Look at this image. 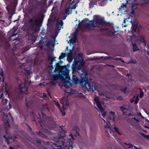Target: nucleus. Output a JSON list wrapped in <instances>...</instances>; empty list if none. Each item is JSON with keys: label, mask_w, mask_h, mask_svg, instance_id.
Segmentation results:
<instances>
[{"label": "nucleus", "mask_w": 149, "mask_h": 149, "mask_svg": "<svg viewBox=\"0 0 149 149\" xmlns=\"http://www.w3.org/2000/svg\"><path fill=\"white\" fill-rule=\"evenodd\" d=\"M77 67L76 66H74V65H72V72L73 73L76 72H77L80 74V73L81 72V70H77V67Z\"/></svg>", "instance_id": "16"}, {"label": "nucleus", "mask_w": 149, "mask_h": 149, "mask_svg": "<svg viewBox=\"0 0 149 149\" xmlns=\"http://www.w3.org/2000/svg\"><path fill=\"white\" fill-rule=\"evenodd\" d=\"M22 86V84H20L19 86L20 89L19 91V93L17 94L16 96V98L17 99H22L23 97V96L22 93L24 92L23 90L26 91L27 89V88L26 87L25 85H23Z\"/></svg>", "instance_id": "7"}, {"label": "nucleus", "mask_w": 149, "mask_h": 149, "mask_svg": "<svg viewBox=\"0 0 149 149\" xmlns=\"http://www.w3.org/2000/svg\"><path fill=\"white\" fill-rule=\"evenodd\" d=\"M81 77H82V79L79 80L76 76H73L72 78V83L75 84L79 83L83 87L88 89L89 91L95 92V91L98 90L97 86L95 84L93 83H91L85 76H81Z\"/></svg>", "instance_id": "3"}, {"label": "nucleus", "mask_w": 149, "mask_h": 149, "mask_svg": "<svg viewBox=\"0 0 149 149\" xmlns=\"http://www.w3.org/2000/svg\"><path fill=\"white\" fill-rule=\"evenodd\" d=\"M139 40L142 43H145L146 42L144 38L142 36L139 38Z\"/></svg>", "instance_id": "29"}, {"label": "nucleus", "mask_w": 149, "mask_h": 149, "mask_svg": "<svg viewBox=\"0 0 149 149\" xmlns=\"http://www.w3.org/2000/svg\"><path fill=\"white\" fill-rule=\"evenodd\" d=\"M102 113V117H103V118H104V117L106 116L107 113L106 112H104V113L103 112Z\"/></svg>", "instance_id": "45"}, {"label": "nucleus", "mask_w": 149, "mask_h": 149, "mask_svg": "<svg viewBox=\"0 0 149 149\" xmlns=\"http://www.w3.org/2000/svg\"><path fill=\"white\" fill-rule=\"evenodd\" d=\"M128 115V116H134V115L133 114H132L131 113H129Z\"/></svg>", "instance_id": "56"}, {"label": "nucleus", "mask_w": 149, "mask_h": 149, "mask_svg": "<svg viewBox=\"0 0 149 149\" xmlns=\"http://www.w3.org/2000/svg\"><path fill=\"white\" fill-rule=\"evenodd\" d=\"M69 72V71L64 70V68H62L56 73H60L61 78L62 79H64V77H66L68 75Z\"/></svg>", "instance_id": "8"}, {"label": "nucleus", "mask_w": 149, "mask_h": 149, "mask_svg": "<svg viewBox=\"0 0 149 149\" xmlns=\"http://www.w3.org/2000/svg\"><path fill=\"white\" fill-rule=\"evenodd\" d=\"M139 4V3H132L131 6H133V8H135V7L137 8V6H138Z\"/></svg>", "instance_id": "36"}, {"label": "nucleus", "mask_w": 149, "mask_h": 149, "mask_svg": "<svg viewBox=\"0 0 149 149\" xmlns=\"http://www.w3.org/2000/svg\"><path fill=\"white\" fill-rule=\"evenodd\" d=\"M12 17V16H10L8 17V19H9L10 20V24L12 22V21L11 20V19Z\"/></svg>", "instance_id": "51"}, {"label": "nucleus", "mask_w": 149, "mask_h": 149, "mask_svg": "<svg viewBox=\"0 0 149 149\" xmlns=\"http://www.w3.org/2000/svg\"><path fill=\"white\" fill-rule=\"evenodd\" d=\"M65 112L64 111H62V116H64L65 115Z\"/></svg>", "instance_id": "58"}, {"label": "nucleus", "mask_w": 149, "mask_h": 149, "mask_svg": "<svg viewBox=\"0 0 149 149\" xmlns=\"http://www.w3.org/2000/svg\"><path fill=\"white\" fill-rule=\"evenodd\" d=\"M116 59L117 60H121V59H122L121 58H116Z\"/></svg>", "instance_id": "60"}, {"label": "nucleus", "mask_w": 149, "mask_h": 149, "mask_svg": "<svg viewBox=\"0 0 149 149\" xmlns=\"http://www.w3.org/2000/svg\"><path fill=\"white\" fill-rule=\"evenodd\" d=\"M66 56V54L65 53H61V55L59 58V59L60 60L61 59H63Z\"/></svg>", "instance_id": "27"}, {"label": "nucleus", "mask_w": 149, "mask_h": 149, "mask_svg": "<svg viewBox=\"0 0 149 149\" xmlns=\"http://www.w3.org/2000/svg\"><path fill=\"white\" fill-rule=\"evenodd\" d=\"M55 66V69L54 71V73H56L62 68V66L60 65L59 63H57Z\"/></svg>", "instance_id": "13"}, {"label": "nucleus", "mask_w": 149, "mask_h": 149, "mask_svg": "<svg viewBox=\"0 0 149 149\" xmlns=\"http://www.w3.org/2000/svg\"><path fill=\"white\" fill-rule=\"evenodd\" d=\"M139 98L138 97H137L136 99H135V104H136L138 102V101H139Z\"/></svg>", "instance_id": "49"}, {"label": "nucleus", "mask_w": 149, "mask_h": 149, "mask_svg": "<svg viewBox=\"0 0 149 149\" xmlns=\"http://www.w3.org/2000/svg\"><path fill=\"white\" fill-rule=\"evenodd\" d=\"M93 21H95V20H91L89 21V24H88L86 26V27L87 29H89L91 27H93L94 28L96 27V26L94 24L95 22H93Z\"/></svg>", "instance_id": "14"}, {"label": "nucleus", "mask_w": 149, "mask_h": 149, "mask_svg": "<svg viewBox=\"0 0 149 149\" xmlns=\"http://www.w3.org/2000/svg\"><path fill=\"white\" fill-rule=\"evenodd\" d=\"M5 125L6 127L8 128L10 127V124L8 121H7L6 122L5 124Z\"/></svg>", "instance_id": "32"}, {"label": "nucleus", "mask_w": 149, "mask_h": 149, "mask_svg": "<svg viewBox=\"0 0 149 149\" xmlns=\"http://www.w3.org/2000/svg\"><path fill=\"white\" fill-rule=\"evenodd\" d=\"M132 45L133 52L139 50V49L138 48L137 46L135 44L132 43Z\"/></svg>", "instance_id": "22"}, {"label": "nucleus", "mask_w": 149, "mask_h": 149, "mask_svg": "<svg viewBox=\"0 0 149 149\" xmlns=\"http://www.w3.org/2000/svg\"><path fill=\"white\" fill-rule=\"evenodd\" d=\"M95 21H93L95 22L96 24H99L102 26H106L107 24V22L104 20L103 17H101L98 15H95Z\"/></svg>", "instance_id": "4"}, {"label": "nucleus", "mask_w": 149, "mask_h": 149, "mask_svg": "<svg viewBox=\"0 0 149 149\" xmlns=\"http://www.w3.org/2000/svg\"><path fill=\"white\" fill-rule=\"evenodd\" d=\"M62 61H60L58 62H57L58 63H59L60 64H61L62 63Z\"/></svg>", "instance_id": "62"}, {"label": "nucleus", "mask_w": 149, "mask_h": 149, "mask_svg": "<svg viewBox=\"0 0 149 149\" xmlns=\"http://www.w3.org/2000/svg\"><path fill=\"white\" fill-rule=\"evenodd\" d=\"M114 129L115 131L117 132V133L119 134V135H121V134H120V133L119 132V131H118V128L116 127H115V126L114 127Z\"/></svg>", "instance_id": "39"}, {"label": "nucleus", "mask_w": 149, "mask_h": 149, "mask_svg": "<svg viewBox=\"0 0 149 149\" xmlns=\"http://www.w3.org/2000/svg\"><path fill=\"white\" fill-rule=\"evenodd\" d=\"M77 38L76 37H74L72 38L70 40V43H72V44L75 43L76 42Z\"/></svg>", "instance_id": "26"}, {"label": "nucleus", "mask_w": 149, "mask_h": 149, "mask_svg": "<svg viewBox=\"0 0 149 149\" xmlns=\"http://www.w3.org/2000/svg\"><path fill=\"white\" fill-rule=\"evenodd\" d=\"M6 132L7 134H9V132L7 130H6Z\"/></svg>", "instance_id": "57"}, {"label": "nucleus", "mask_w": 149, "mask_h": 149, "mask_svg": "<svg viewBox=\"0 0 149 149\" xmlns=\"http://www.w3.org/2000/svg\"><path fill=\"white\" fill-rule=\"evenodd\" d=\"M132 119L135 120H136L137 121H138V120L137 119H136L135 117L133 118H132Z\"/></svg>", "instance_id": "64"}, {"label": "nucleus", "mask_w": 149, "mask_h": 149, "mask_svg": "<svg viewBox=\"0 0 149 149\" xmlns=\"http://www.w3.org/2000/svg\"><path fill=\"white\" fill-rule=\"evenodd\" d=\"M7 99H5L3 101V104L5 105L7 103Z\"/></svg>", "instance_id": "46"}, {"label": "nucleus", "mask_w": 149, "mask_h": 149, "mask_svg": "<svg viewBox=\"0 0 149 149\" xmlns=\"http://www.w3.org/2000/svg\"><path fill=\"white\" fill-rule=\"evenodd\" d=\"M38 18H36V17L31 18L29 20V22H39Z\"/></svg>", "instance_id": "20"}, {"label": "nucleus", "mask_w": 149, "mask_h": 149, "mask_svg": "<svg viewBox=\"0 0 149 149\" xmlns=\"http://www.w3.org/2000/svg\"><path fill=\"white\" fill-rule=\"evenodd\" d=\"M15 32L14 31L12 34V36H15L16 35V33H15Z\"/></svg>", "instance_id": "53"}, {"label": "nucleus", "mask_w": 149, "mask_h": 149, "mask_svg": "<svg viewBox=\"0 0 149 149\" xmlns=\"http://www.w3.org/2000/svg\"><path fill=\"white\" fill-rule=\"evenodd\" d=\"M76 8V6H73L72 8H71L69 5L68 6V7L67 8L65 9V13L66 14L69 15L70 14H71L72 13V9H74Z\"/></svg>", "instance_id": "12"}, {"label": "nucleus", "mask_w": 149, "mask_h": 149, "mask_svg": "<svg viewBox=\"0 0 149 149\" xmlns=\"http://www.w3.org/2000/svg\"><path fill=\"white\" fill-rule=\"evenodd\" d=\"M25 73L27 75L30 76V74L32 73L31 71L30 70H26L25 69Z\"/></svg>", "instance_id": "30"}, {"label": "nucleus", "mask_w": 149, "mask_h": 149, "mask_svg": "<svg viewBox=\"0 0 149 149\" xmlns=\"http://www.w3.org/2000/svg\"><path fill=\"white\" fill-rule=\"evenodd\" d=\"M115 114L114 112L111 111L110 112L109 116V118L111 120H114L115 119Z\"/></svg>", "instance_id": "18"}, {"label": "nucleus", "mask_w": 149, "mask_h": 149, "mask_svg": "<svg viewBox=\"0 0 149 149\" xmlns=\"http://www.w3.org/2000/svg\"><path fill=\"white\" fill-rule=\"evenodd\" d=\"M65 102V100L64 98H62L60 100V102L61 104L63 105V106L64 105V103Z\"/></svg>", "instance_id": "37"}, {"label": "nucleus", "mask_w": 149, "mask_h": 149, "mask_svg": "<svg viewBox=\"0 0 149 149\" xmlns=\"http://www.w3.org/2000/svg\"><path fill=\"white\" fill-rule=\"evenodd\" d=\"M84 64V62L83 60L80 59L79 61L78 66L77 67V70H81V72L80 73V75L81 76H86L87 75L86 71L84 69H81V67H83Z\"/></svg>", "instance_id": "5"}, {"label": "nucleus", "mask_w": 149, "mask_h": 149, "mask_svg": "<svg viewBox=\"0 0 149 149\" xmlns=\"http://www.w3.org/2000/svg\"><path fill=\"white\" fill-rule=\"evenodd\" d=\"M0 75L1 76H3V73L2 69L1 70H1L0 69Z\"/></svg>", "instance_id": "47"}, {"label": "nucleus", "mask_w": 149, "mask_h": 149, "mask_svg": "<svg viewBox=\"0 0 149 149\" xmlns=\"http://www.w3.org/2000/svg\"><path fill=\"white\" fill-rule=\"evenodd\" d=\"M60 73L57 74H52L51 75L50 84L52 85H55L56 83L57 80L59 79H61L60 76Z\"/></svg>", "instance_id": "6"}, {"label": "nucleus", "mask_w": 149, "mask_h": 149, "mask_svg": "<svg viewBox=\"0 0 149 149\" xmlns=\"http://www.w3.org/2000/svg\"><path fill=\"white\" fill-rule=\"evenodd\" d=\"M141 135L143 136L144 137H145L149 139V135H148V134L146 135V134H144L143 133L141 134Z\"/></svg>", "instance_id": "40"}, {"label": "nucleus", "mask_w": 149, "mask_h": 149, "mask_svg": "<svg viewBox=\"0 0 149 149\" xmlns=\"http://www.w3.org/2000/svg\"><path fill=\"white\" fill-rule=\"evenodd\" d=\"M127 77H130L131 76V74L129 73L127 74L126 75Z\"/></svg>", "instance_id": "59"}, {"label": "nucleus", "mask_w": 149, "mask_h": 149, "mask_svg": "<svg viewBox=\"0 0 149 149\" xmlns=\"http://www.w3.org/2000/svg\"><path fill=\"white\" fill-rule=\"evenodd\" d=\"M131 28L133 32H136L137 29V25L136 24H134L132 26Z\"/></svg>", "instance_id": "24"}, {"label": "nucleus", "mask_w": 149, "mask_h": 149, "mask_svg": "<svg viewBox=\"0 0 149 149\" xmlns=\"http://www.w3.org/2000/svg\"><path fill=\"white\" fill-rule=\"evenodd\" d=\"M36 4L38 6H40L42 4H43L42 3V2L41 1H39L37 0L36 1Z\"/></svg>", "instance_id": "35"}, {"label": "nucleus", "mask_w": 149, "mask_h": 149, "mask_svg": "<svg viewBox=\"0 0 149 149\" xmlns=\"http://www.w3.org/2000/svg\"><path fill=\"white\" fill-rule=\"evenodd\" d=\"M95 101L96 102V105L99 109L101 113L103 112L104 111V109L101 106V102L95 98Z\"/></svg>", "instance_id": "11"}, {"label": "nucleus", "mask_w": 149, "mask_h": 149, "mask_svg": "<svg viewBox=\"0 0 149 149\" xmlns=\"http://www.w3.org/2000/svg\"><path fill=\"white\" fill-rule=\"evenodd\" d=\"M127 6V5H126L125 4H124V3H123L122 4L121 6H120L121 9H122V8H123L124 7H126Z\"/></svg>", "instance_id": "44"}, {"label": "nucleus", "mask_w": 149, "mask_h": 149, "mask_svg": "<svg viewBox=\"0 0 149 149\" xmlns=\"http://www.w3.org/2000/svg\"><path fill=\"white\" fill-rule=\"evenodd\" d=\"M143 94L144 93L143 91L141 89H140L139 97H142L143 96Z\"/></svg>", "instance_id": "38"}, {"label": "nucleus", "mask_w": 149, "mask_h": 149, "mask_svg": "<svg viewBox=\"0 0 149 149\" xmlns=\"http://www.w3.org/2000/svg\"><path fill=\"white\" fill-rule=\"evenodd\" d=\"M49 110V108L47 104H43L42 105L41 108V114L42 119L41 118L40 114H39V116L40 119L38 121V123L43 128V129L40 131L36 132V133L38 136L43 138H47V134L49 135L52 134V132L47 129L54 130L56 126V123L55 122L53 118L52 117H47L45 114L43 113L44 111L47 110L48 111Z\"/></svg>", "instance_id": "1"}, {"label": "nucleus", "mask_w": 149, "mask_h": 149, "mask_svg": "<svg viewBox=\"0 0 149 149\" xmlns=\"http://www.w3.org/2000/svg\"><path fill=\"white\" fill-rule=\"evenodd\" d=\"M56 22L55 30L56 31L57 30L59 31L61 29L63 28V22L61 20H57Z\"/></svg>", "instance_id": "9"}, {"label": "nucleus", "mask_w": 149, "mask_h": 149, "mask_svg": "<svg viewBox=\"0 0 149 149\" xmlns=\"http://www.w3.org/2000/svg\"><path fill=\"white\" fill-rule=\"evenodd\" d=\"M79 64V61H75L72 65L78 67Z\"/></svg>", "instance_id": "31"}, {"label": "nucleus", "mask_w": 149, "mask_h": 149, "mask_svg": "<svg viewBox=\"0 0 149 149\" xmlns=\"http://www.w3.org/2000/svg\"><path fill=\"white\" fill-rule=\"evenodd\" d=\"M30 48L29 46H26L24 48H23L22 49L23 52L24 53L26 51L29 50Z\"/></svg>", "instance_id": "28"}, {"label": "nucleus", "mask_w": 149, "mask_h": 149, "mask_svg": "<svg viewBox=\"0 0 149 149\" xmlns=\"http://www.w3.org/2000/svg\"><path fill=\"white\" fill-rule=\"evenodd\" d=\"M67 60L69 62H70L72 61V59L71 57L68 56L67 58Z\"/></svg>", "instance_id": "42"}, {"label": "nucleus", "mask_w": 149, "mask_h": 149, "mask_svg": "<svg viewBox=\"0 0 149 149\" xmlns=\"http://www.w3.org/2000/svg\"><path fill=\"white\" fill-rule=\"evenodd\" d=\"M133 6H131L132 11L130 13V14L134 15H135V10L137 9V7H135V8H133Z\"/></svg>", "instance_id": "25"}, {"label": "nucleus", "mask_w": 149, "mask_h": 149, "mask_svg": "<svg viewBox=\"0 0 149 149\" xmlns=\"http://www.w3.org/2000/svg\"><path fill=\"white\" fill-rule=\"evenodd\" d=\"M26 125L28 126V129L30 130V131H31L32 129L31 127L27 123H26Z\"/></svg>", "instance_id": "48"}, {"label": "nucleus", "mask_w": 149, "mask_h": 149, "mask_svg": "<svg viewBox=\"0 0 149 149\" xmlns=\"http://www.w3.org/2000/svg\"><path fill=\"white\" fill-rule=\"evenodd\" d=\"M93 30H96L99 31H105V35L107 36H111L113 34L112 33L111 31H108L107 28H100L99 30H97L95 29H93Z\"/></svg>", "instance_id": "10"}, {"label": "nucleus", "mask_w": 149, "mask_h": 149, "mask_svg": "<svg viewBox=\"0 0 149 149\" xmlns=\"http://www.w3.org/2000/svg\"><path fill=\"white\" fill-rule=\"evenodd\" d=\"M26 101V106L28 109L29 108L31 104V102L30 101H27L26 99H25Z\"/></svg>", "instance_id": "23"}, {"label": "nucleus", "mask_w": 149, "mask_h": 149, "mask_svg": "<svg viewBox=\"0 0 149 149\" xmlns=\"http://www.w3.org/2000/svg\"><path fill=\"white\" fill-rule=\"evenodd\" d=\"M74 129L75 130V131L76 132V133H77L79 135V133H78V131H79V128L78 127H77V126H75L74 128Z\"/></svg>", "instance_id": "33"}, {"label": "nucleus", "mask_w": 149, "mask_h": 149, "mask_svg": "<svg viewBox=\"0 0 149 149\" xmlns=\"http://www.w3.org/2000/svg\"><path fill=\"white\" fill-rule=\"evenodd\" d=\"M72 84L70 81H67L62 83V86L65 88H68L69 87V86H71Z\"/></svg>", "instance_id": "15"}, {"label": "nucleus", "mask_w": 149, "mask_h": 149, "mask_svg": "<svg viewBox=\"0 0 149 149\" xmlns=\"http://www.w3.org/2000/svg\"><path fill=\"white\" fill-rule=\"evenodd\" d=\"M125 144L127 145H129V146L128 148H131L134 147V149H141L140 148H137V147L135 146H133V145L131 143L127 144L126 143H125Z\"/></svg>", "instance_id": "21"}, {"label": "nucleus", "mask_w": 149, "mask_h": 149, "mask_svg": "<svg viewBox=\"0 0 149 149\" xmlns=\"http://www.w3.org/2000/svg\"><path fill=\"white\" fill-rule=\"evenodd\" d=\"M56 57L52 58V57H50L49 58V60L50 61L49 63V66L51 67L52 69H53L54 67L52 65L54 61H55V58Z\"/></svg>", "instance_id": "17"}, {"label": "nucleus", "mask_w": 149, "mask_h": 149, "mask_svg": "<svg viewBox=\"0 0 149 149\" xmlns=\"http://www.w3.org/2000/svg\"><path fill=\"white\" fill-rule=\"evenodd\" d=\"M126 2L125 4L127 5V4H128V0H126Z\"/></svg>", "instance_id": "63"}, {"label": "nucleus", "mask_w": 149, "mask_h": 149, "mask_svg": "<svg viewBox=\"0 0 149 149\" xmlns=\"http://www.w3.org/2000/svg\"><path fill=\"white\" fill-rule=\"evenodd\" d=\"M67 15H66L65 14H63V19L64 20L66 19V18L67 17Z\"/></svg>", "instance_id": "52"}, {"label": "nucleus", "mask_w": 149, "mask_h": 149, "mask_svg": "<svg viewBox=\"0 0 149 149\" xmlns=\"http://www.w3.org/2000/svg\"><path fill=\"white\" fill-rule=\"evenodd\" d=\"M56 105L57 107L59 108V109L60 110V111H61V109H60V105L59 103L58 102H57L56 103Z\"/></svg>", "instance_id": "41"}, {"label": "nucleus", "mask_w": 149, "mask_h": 149, "mask_svg": "<svg viewBox=\"0 0 149 149\" xmlns=\"http://www.w3.org/2000/svg\"><path fill=\"white\" fill-rule=\"evenodd\" d=\"M42 3L44 5H46L47 3V0H41Z\"/></svg>", "instance_id": "43"}, {"label": "nucleus", "mask_w": 149, "mask_h": 149, "mask_svg": "<svg viewBox=\"0 0 149 149\" xmlns=\"http://www.w3.org/2000/svg\"><path fill=\"white\" fill-rule=\"evenodd\" d=\"M68 149H73L72 146V145L69 146L68 147Z\"/></svg>", "instance_id": "55"}, {"label": "nucleus", "mask_w": 149, "mask_h": 149, "mask_svg": "<svg viewBox=\"0 0 149 149\" xmlns=\"http://www.w3.org/2000/svg\"><path fill=\"white\" fill-rule=\"evenodd\" d=\"M3 138L6 139V141L7 144L8 145L10 143V142L9 141L8 138L10 139H11L12 137L9 135L8 136V138H7L6 137V136L5 135H3Z\"/></svg>", "instance_id": "19"}, {"label": "nucleus", "mask_w": 149, "mask_h": 149, "mask_svg": "<svg viewBox=\"0 0 149 149\" xmlns=\"http://www.w3.org/2000/svg\"><path fill=\"white\" fill-rule=\"evenodd\" d=\"M64 136L59 134L58 136L52 139L51 141L44 142V145L42 144L41 140L36 138L33 139L31 142L40 149H66L62 148L61 146L64 144V141H63Z\"/></svg>", "instance_id": "2"}, {"label": "nucleus", "mask_w": 149, "mask_h": 149, "mask_svg": "<svg viewBox=\"0 0 149 149\" xmlns=\"http://www.w3.org/2000/svg\"><path fill=\"white\" fill-rule=\"evenodd\" d=\"M127 90V88L126 87L125 88H124L122 89V91L123 92H125Z\"/></svg>", "instance_id": "50"}, {"label": "nucleus", "mask_w": 149, "mask_h": 149, "mask_svg": "<svg viewBox=\"0 0 149 149\" xmlns=\"http://www.w3.org/2000/svg\"><path fill=\"white\" fill-rule=\"evenodd\" d=\"M118 99L120 100H121L123 99V97L122 96H119L118 97Z\"/></svg>", "instance_id": "54"}, {"label": "nucleus", "mask_w": 149, "mask_h": 149, "mask_svg": "<svg viewBox=\"0 0 149 149\" xmlns=\"http://www.w3.org/2000/svg\"><path fill=\"white\" fill-rule=\"evenodd\" d=\"M37 0H30V1L31 2V3L33 4V1H36Z\"/></svg>", "instance_id": "61"}, {"label": "nucleus", "mask_w": 149, "mask_h": 149, "mask_svg": "<svg viewBox=\"0 0 149 149\" xmlns=\"http://www.w3.org/2000/svg\"><path fill=\"white\" fill-rule=\"evenodd\" d=\"M53 42L52 40L49 41L46 44L47 46H49L51 45V44H53Z\"/></svg>", "instance_id": "34"}]
</instances>
